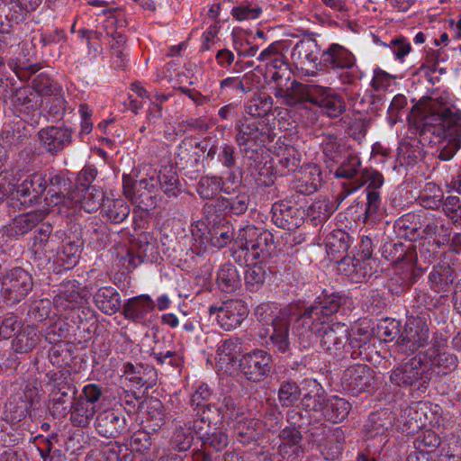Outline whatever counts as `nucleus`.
<instances>
[{
  "label": "nucleus",
  "instance_id": "1",
  "mask_svg": "<svg viewBox=\"0 0 461 461\" xmlns=\"http://www.w3.org/2000/svg\"><path fill=\"white\" fill-rule=\"evenodd\" d=\"M427 119L420 129L423 140L438 145V158L448 161L461 148V113L446 109L437 118Z\"/></svg>",
  "mask_w": 461,
  "mask_h": 461
},
{
  "label": "nucleus",
  "instance_id": "2",
  "mask_svg": "<svg viewBox=\"0 0 461 461\" xmlns=\"http://www.w3.org/2000/svg\"><path fill=\"white\" fill-rule=\"evenodd\" d=\"M348 300V297L339 293L324 294L305 308L295 319L293 326V332L297 337L299 344L308 346L312 339V330L319 331Z\"/></svg>",
  "mask_w": 461,
  "mask_h": 461
},
{
  "label": "nucleus",
  "instance_id": "3",
  "mask_svg": "<svg viewBox=\"0 0 461 461\" xmlns=\"http://www.w3.org/2000/svg\"><path fill=\"white\" fill-rule=\"evenodd\" d=\"M235 143L249 167L257 170L261 164L260 151L274 140L271 127L264 121L243 116L235 125Z\"/></svg>",
  "mask_w": 461,
  "mask_h": 461
},
{
  "label": "nucleus",
  "instance_id": "4",
  "mask_svg": "<svg viewBox=\"0 0 461 461\" xmlns=\"http://www.w3.org/2000/svg\"><path fill=\"white\" fill-rule=\"evenodd\" d=\"M433 370L425 356L418 354L393 369L390 382L399 387L424 392L432 379Z\"/></svg>",
  "mask_w": 461,
  "mask_h": 461
},
{
  "label": "nucleus",
  "instance_id": "5",
  "mask_svg": "<svg viewBox=\"0 0 461 461\" xmlns=\"http://www.w3.org/2000/svg\"><path fill=\"white\" fill-rule=\"evenodd\" d=\"M32 276L22 267H14L1 276L0 294L6 304L14 305L32 291Z\"/></svg>",
  "mask_w": 461,
  "mask_h": 461
},
{
  "label": "nucleus",
  "instance_id": "6",
  "mask_svg": "<svg viewBox=\"0 0 461 461\" xmlns=\"http://www.w3.org/2000/svg\"><path fill=\"white\" fill-rule=\"evenodd\" d=\"M122 189L123 194L140 209L149 211L157 206L158 190L154 176L137 181L123 174Z\"/></svg>",
  "mask_w": 461,
  "mask_h": 461
},
{
  "label": "nucleus",
  "instance_id": "7",
  "mask_svg": "<svg viewBox=\"0 0 461 461\" xmlns=\"http://www.w3.org/2000/svg\"><path fill=\"white\" fill-rule=\"evenodd\" d=\"M207 227L198 221L191 225V233L195 241L201 240V245L210 243L212 247L222 249L234 240V229L225 219H213Z\"/></svg>",
  "mask_w": 461,
  "mask_h": 461
},
{
  "label": "nucleus",
  "instance_id": "8",
  "mask_svg": "<svg viewBox=\"0 0 461 461\" xmlns=\"http://www.w3.org/2000/svg\"><path fill=\"white\" fill-rule=\"evenodd\" d=\"M298 316L293 315L289 311L285 310L271 320L267 327L259 329L258 336L261 339H269V344L275 353L285 354L291 350L289 339L290 325Z\"/></svg>",
  "mask_w": 461,
  "mask_h": 461
},
{
  "label": "nucleus",
  "instance_id": "9",
  "mask_svg": "<svg viewBox=\"0 0 461 461\" xmlns=\"http://www.w3.org/2000/svg\"><path fill=\"white\" fill-rule=\"evenodd\" d=\"M274 360L272 355L262 348H255L241 356L239 360L240 373L246 380L259 384L272 373Z\"/></svg>",
  "mask_w": 461,
  "mask_h": 461
},
{
  "label": "nucleus",
  "instance_id": "10",
  "mask_svg": "<svg viewBox=\"0 0 461 461\" xmlns=\"http://www.w3.org/2000/svg\"><path fill=\"white\" fill-rule=\"evenodd\" d=\"M157 247L152 235L143 232L130 248H122L117 253L120 263L127 271L135 269L144 261L152 262L156 259Z\"/></svg>",
  "mask_w": 461,
  "mask_h": 461
},
{
  "label": "nucleus",
  "instance_id": "11",
  "mask_svg": "<svg viewBox=\"0 0 461 461\" xmlns=\"http://www.w3.org/2000/svg\"><path fill=\"white\" fill-rule=\"evenodd\" d=\"M429 327L423 316H407L404 329L396 341L399 351L413 353L429 344Z\"/></svg>",
  "mask_w": 461,
  "mask_h": 461
},
{
  "label": "nucleus",
  "instance_id": "12",
  "mask_svg": "<svg viewBox=\"0 0 461 461\" xmlns=\"http://www.w3.org/2000/svg\"><path fill=\"white\" fill-rule=\"evenodd\" d=\"M75 129L65 122L41 128L38 140L41 149L50 156L57 157L74 142Z\"/></svg>",
  "mask_w": 461,
  "mask_h": 461
},
{
  "label": "nucleus",
  "instance_id": "13",
  "mask_svg": "<svg viewBox=\"0 0 461 461\" xmlns=\"http://www.w3.org/2000/svg\"><path fill=\"white\" fill-rule=\"evenodd\" d=\"M237 240L240 248L250 255L252 259H264L270 255L274 246L273 234L265 229L247 226L240 230Z\"/></svg>",
  "mask_w": 461,
  "mask_h": 461
},
{
  "label": "nucleus",
  "instance_id": "14",
  "mask_svg": "<svg viewBox=\"0 0 461 461\" xmlns=\"http://www.w3.org/2000/svg\"><path fill=\"white\" fill-rule=\"evenodd\" d=\"M312 339L308 346L300 345L303 348H311L316 342L317 337L321 339V346L330 353L337 354L343 350L349 339V329L342 322H332L330 321L320 328L319 331L312 330Z\"/></svg>",
  "mask_w": 461,
  "mask_h": 461
},
{
  "label": "nucleus",
  "instance_id": "15",
  "mask_svg": "<svg viewBox=\"0 0 461 461\" xmlns=\"http://www.w3.org/2000/svg\"><path fill=\"white\" fill-rule=\"evenodd\" d=\"M174 429L169 439V446L178 452H186L193 446L194 435L199 438L203 426L197 420L189 419L188 414L182 412L173 420Z\"/></svg>",
  "mask_w": 461,
  "mask_h": 461
},
{
  "label": "nucleus",
  "instance_id": "16",
  "mask_svg": "<svg viewBox=\"0 0 461 461\" xmlns=\"http://www.w3.org/2000/svg\"><path fill=\"white\" fill-rule=\"evenodd\" d=\"M208 312L210 316H216L219 325L224 330H232L240 327L248 317L249 310L242 300L230 299L220 305H211Z\"/></svg>",
  "mask_w": 461,
  "mask_h": 461
},
{
  "label": "nucleus",
  "instance_id": "17",
  "mask_svg": "<svg viewBox=\"0 0 461 461\" xmlns=\"http://www.w3.org/2000/svg\"><path fill=\"white\" fill-rule=\"evenodd\" d=\"M277 438V454L286 461H299L303 457V433L301 426L293 423L280 429Z\"/></svg>",
  "mask_w": 461,
  "mask_h": 461
},
{
  "label": "nucleus",
  "instance_id": "18",
  "mask_svg": "<svg viewBox=\"0 0 461 461\" xmlns=\"http://www.w3.org/2000/svg\"><path fill=\"white\" fill-rule=\"evenodd\" d=\"M375 371L366 365L348 367L342 375L341 385L353 395L368 392L375 382Z\"/></svg>",
  "mask_w": 461,
  "mask_h": 461
},
{
  "label": "nucleus",
  "instance_id": "19",
  "mask_svg": "<svg viewBox=\"0 0 461 461\" xmlns=\"http://www.w3.org/2000/svg\"><path fill=\"white\" fill-rule=\"evenodd\" d=\"M95 427L100 436L107 438H116L129 431L126 417L114 409L99 411Z\"/></svg>",
  "mask_w": 461,
  "mask_h": 461
},
{
  "label": "nucleus",
  "instance_id": "20",
  "mask_svg": "<svg viewBox=\"0 0 461 461\" xmlns=\"http://www.w3.org/2000/svg\"><path fill=\"white\" fill-rule=\"evenodd\" d=\"M271 214L272 221L276 226L293 230L303 223L305 210L292 204L291 201L282 200L272 205Z\"/></svg>",
  "mask_w": 461,
  "mask_h": 461
},
{
  "label": "nucleus",
  "instance_id": "21",
  "mask_svg": "<svg viewBox=\"0 0 461 461\" xmlns=\"http://www.w3.org/2000/svg\"><path fill=\"white\" fill-rule=\"evenodd\" d=\"M318 64L328 70L356 68L353 53L339 43H331L320 55Z\"/></svg>",
  "mask_w": 461,
  "mask_h": 461
},
{
  "label": "nucleus",
  "instance_id": "22",
  "mask_svg": "<svg viewBox=\"0 0 461 461\" xmlns=\"http://www.w3.org/2000/svg\"><path fill=\"white\" fill-rule=\"evenodd\" d=\"M318 85H306L296 80L291 81L285 87H275L274 95L282 99V104L295 106L303 103L312 104L313 92Z\"/></svg>",
  "mask_w": 461,
  "mask_h": 461
},
{
  "label": "nucleus",
  "instance_id": "23",
  "mask_svg": "<svg viewBox=\"0 0 461 461\" xmlns=\"http://www.w3.org/2000/svg\"><path fill=\"white\" fill-rule=\"evenodd\" d=\"M314 89L312 104L318 105L323 114L337 118L346 111L343 97L334 89L321 86H317Z\"/></svg>",
  "mask_w": 461,
  "mask_h": 461
},
{
  "label": "nucleus",
  "instance_id": "24",
  "mask_svg": "<svg viewBox=\"0 0 461 461\" xmlns=\"http://www.w3.org/2000/svg\"><path fill=\"white\" fill-rule=\"evenodd\" d=\"M154 311L155 301L149 294H140L129 298L123 303L122 314L135 324H144Z\"/></svg>",
  "mask_w": 461,
  "mask_h": 461
},
{
  "label": "nucleus",
  "instance_id": "25",
  "mask_svg": "<svg viewBox=\"0 0 461 461\" xmlns=\"http://www.w3.org/2000/svg\"><path fill=\"white\" fill-rule=\"evenodd\" d=\"M47 180L45 201L48 204H63L68 206L74 191H71L72 182L62 174L50 176Z\"/></svg>",
  "mask_w": 461,
  "mask_h": 461
},
{
  "label": "nucleus",
  "instance_id": "26",
  "mask_svg": "<svg viewBox=\"0 0 461 461\" xmlns=\"http://www.w3.org/2000/svg\"><path fill=\"white\" fill-rule=\"evenodd\" d=\"M233 438L243 447L258 446L262 438L258 421L249 419L244 415L234 420L231 425Z\"/></svg>",
  "mask_w": 461,
  "mask_h": 461
},
{
  "label": "nucleus",
  "instance_id": "27",
  "mask_svg": "<svg viewBox=\"0 0 461 461\" xmlns=\"http://www.w3.org/2000/svg\"><path fill=\"white\" fill-rule=\"evenodd\" d=\"M46 189V178L41 175L34 174L18 185L14 194L20 201L21 204H32L40 201Z\"/></svg>",
  "mask_w": 461,
  "mask_h": 461
},
{
  "label": "nucleus",
  "instance_id": "28",
  "mask_svg": "<svg viewBox=\"0 0 461 461\" xmlns=\"http://www.w3.org/2000/svg\"><path fill=\"white\" fill-rule=\"evenodd\" d=\"M37 402V389L26 388L23 393L12 395L5 404V409L10 412L12 420L20 421L31 415Z\"/></svg>",
  "mask_w": 461,
  "mask_h": 461
},
{
  "label": "nucleus",
  "instance_id": "29",
  "mask_svg": "<svg viewBox=\"0 0 461 461\" xmlns=\"http://www.w3.org/2000/svg\"><path fill=\"white\" fill-rule=\"evenodd\" d=\"M327 398L322 385L315 379L303 380L300 404L305 411H321Z\"/></svg>",
  "mask_w": 461,
  "mask_h": 461
},
{
  "label": "nucleus",
  "instance_id": "30",
  "mask_svg": "<svg viewBox=\"0 0 461 461\" xmlns=\"http://www.w3.org/2000/svg\"><path fill=\"white\" fill-rule=\"evenodd\" d=\"M249 203V194L248 193L241 192L235 196H220L212 203H206L204 210L210 212L212 209L214 208L216 212H224L226 214L241 215L248 211Z\"/></svg>",
  "mask_w": 461,
  "mask_h": 461
},
{
  "label": "nucleus",
  "instance_id": "31",
  "mask_svg": "<svg viewBox=\"0 0 461 461\" xmlns=\"http://www.w3.org/2000/svg\"><path fill=\"white\" fill-rule=\"evenodd\" d=\"M122 371L126 378L139 387L149 389L153 387L157 383V371L153 366L149 365H133L130 362H126L122 366Z\"/></svg>",
  "mask_w": 461,
  "mask_h": 461
},
{
  "label": "nucleus",
  "instance_id": "32",
  "mask_svg": "<svg viewBox=\"0 0 461 461\" xmlns=\"http://www.w3.org/2000/svg\"><path fill=\"white\" fill-rule=\"evenodd\" d=\"M71 201L78 203L87 212H95L104 203V194L95 185L81 183V187L74 190Z\"/></svg>",
  "mask_w": 461,
  "mask_h": 461
},
{
  "label": "nucleus",
  "instance_id": "33",
  "mask_svg": "<svg viewBox=\"0 0 461 461\" xmlns=\"http://www.w3.org/2000/svg\"><path fill=\"white\" fill-rule=\"evenodd\" d=\"M124 20L111 16L105 21V29L107 35L111 36L115 42L112 45V56L115 68H123L125 66V55L123 54V45L125 38L117 29L124 26Z\"/></svg>",
  "mask_w": 461,
  "mask_h": 461
},
{
  "label": "nucleus",
  "instance_id": "34",
  "mask_svg": "<svg viewBox=\"0 0 461 461\" xmlns=\"http://www.w3.org/2000/svg\"><path fill=\"white\" fill-rule=\"evenodd\" d=\"M155 175L158 190L160 189L168 198L177 197L182 193L179 176L173 165L162 166Z\"/></svg>",
  "mask_w": 461,
  "mask_h": 461
},
{
  "label": "nucleus",
  "instance_id": "35",
  "mask_svg": "<svg viewBox=\"0 0 461 461\" xmlns=\"http://www.w3.org/2000/svg\"><path fill=\"white\" fill-rule=\"evenodd\" d=\"M94 303L103 313L113 315L122 307L119 292L113 286H103L96 290L93 296Z\"/></svg>",
  "mask_w": 461,
  "mask_h": 461
},
{
  "label": "nucleus",
  "instance_id": "36",
  "mask_svg": "<svg viewBox=\"0 0 461 461\" xmlns=\"http://www.w3.org/2000/svg\"><path fill=\"white\" fill-rule=\"evenodd\" d=\"M391 412L381 410L372 412L364 424V432L367 439L383 436L393 426Z\"/></svg>",
  "mask_w": 461,
  "mask_h": 461
},
{
  "label": "nucleus",
  "instance_id": "37",
  "mask_svg": "<svg viewBox=\"0 0 461 461\" xmlns=\"http://www.w3.org/2000/svg\"><path fill=\"white\" fill-rule=\"evenodd\" d=\"M346 434L341 427H335L318 448L327 461L337 460L343 452Z\"/></svg>",
  "mask_w": 461,
  "mask_h": 461
},
{
  "label": "nucleus",
  "instance_id": "38",
  "mask_svg": "<svg viewBox=\"0 0 461 461\" xmlns=\"http://www.w3.org/2000/svg\"><path fill=\"white\" fill-rule=\"evenodd\" d=\"M349 101L355 112L358 113L377 114L385 105L384 95H375L366 92L363 95L356 94Z\"/></svg>",
  "mask_w": 461,
  "mask_h": 461
},
{
  "label": "nucleus",
  "instance_id": "39",
  "mask_svg": "<svg viewBox=\"0 0 461 461\" xmlns=\"http://www.w3.org/2000/svg\"><path fill=\"white\" fill-rule=\"evenodd\" d=\"M273 97L262 91L254 93L245 103L244 111L253 118H264L273 112Z\"/></svg>",
  "mask_w": 461,
  "mask_h": 461
},
{
  "label": "nucleus",
  "instance_id": "40",
  "mask_svg": "<svg viewBox=\"0 0 461 461\" xmlns=\"http://www.w3.org/2000/svg\"><path fill=\"white\" fill-rule=\"evenodd\" d=\"M24 21L16 0H0V32L9 33L12 28Z\"/></svg>",
  "mask_w": 461,
  "mask_h": 461
},
{
  "label": "nucleus",
  "instance_id": "41",
  "mask_svg": "<svg viewBox=\"0 0 461 461\" xmlns=\"http://www.w3.org/2000/svg\"><path fill=\"white\" fill-rule=\"evenodd\" d=\"M351 404L339 396H331L326 399L321 411L325 420L331 423L343 421L348 415Z\"/></svg>",
  "mask_w": 461,
  "mask_h": 461
},
{
  "label": "nucleus",
  "instance_id": "42",
  "mask_svg": "<svg viewBox=\"0 0 461 461\" xmlns=\"http://www.w3.org/2000/svg\"><path fill=\"white\" fill-rule=\"evenodd\" d=\"M370 348V333L364 329H357L351 335L343 352L349 354L353 359H365L367 358Z\"/></svg>",
  "mask_w": 461,
  "mask_h": 461
},
{
  "label": "nucleus",
  "instance_id": "43",
  "mask_svg": "<svg viewBox=\"0 0 461 461\" xmlns=\"http://www.w3.org/2000/svg\"><path fill=\"white\" fill-rule=\"evenodd\" d=\"M217 285L221 291L227 294L234 293L241 287V277L236 266L226 263L220 267Z\"/></svg>",
  "mask_w": 461,
  "mask_h": 461
},
{
  "label": "nucleus",
  "instance_id": "44",
  "mask_svg": "<svg viewBox=\"0 0 461 461\" xmlns=\"http://www.w3.org/2000/svg\"><path fill=\"white\" fill-rule=\"evenodd\" d=\"M456 277L454 268L449 265H438L429 275L431 289L436 293H446Z\"/></svg>",
  "mask_w": 461,
  "mask_h": 461
},
{
  "label": "nucleus",
  "instance_id": "45",
  "mask_svg": "<svg viewBox=\"0 0 461 461\" xmlns=\"http://www.w3.org/2000/svg\"><path fill=\"white\" fill-rule=\"evenodd\" d=\"M321 181L320 170L313 167L303 171L301 176L292 182L291 188L297 194L310 195L318 190Z\"/></svg>",
  "mask_w": 461,
  "mask_h": 461
},
{
  "label": "nucleus",
  "instance_id": "46",
  "mask_svg": "<svg viewBox=\"0 0 461 461\" xmlns=\"http://www.w3.org/2000/svg\"><path fill=\"white\" fill-rule=\"evenodd\" d=\"M185 414H188L189 419L197 420L199 425L206 424L208 427H211L212 424L216 425L225 419L222 409L212 403H206L198 408H193L192 411Z\"/></svg>",
  "mask_w": 461,
  "mask_h": 461
},
{
  "label": "nucleus",
  "instance_id": "47",
  "mask_svg": "<svg viewBox=\"0 0 461 461\" xmlns=\"http://www.w3.org/2000/svg\"><path fill=\"white\" fill-rule=\"evenodd\" d=\"M44 211L38 210L21 214L10 225L11 235L23 236L35 228L45 218Z\"/></svg>",
  "mask_w": 461,
  "mask_h": 461
},
{
  "label": "nucleus",
  "instance_id": "48",
  "mask_svg": "<svg viewBox=\"0 0 461 461\" xmlns=\"http://www.w3.org/2000/svg\"><path fill=\"white\" fill-rule=\"evenodd\" d=\"M292 59L302 63L303 61L312 64L320 62L317 41L312 38L300 40L293 48Z\"/></svg>",
  "mask_w": 461,
  "mask_h": 461
},
{
  "label": "nucleus",
  "instance_id": "49",
  "mask_svg": "<svg viewBox=\"0 0 461 461\" xmlns=\"http://www.w3.org/2000/svg\"><path fill=\"white\" fill-rule=\"evenodd\" d=\"M96 412L95 407L89 406L83 400L77 398L70 405L69 420L75 427L86 428Z\"/></svg>",
  "mask_w": 461,
  "mask_h": 461
},
{
  "label": "nucleus",
  "instance_id": "50",
  "mask_svg": "<svg viewBox=\"0 0 461 461\" xmlns=\"http://www.w3.org/2000/svg\"><path fill=\"white\" fill-rule=\"evenodd\" d=\"M103 215L106 221L118 224L122 222L130 214V205L122 199H107L103 203Z\"/></svg>",
  "mask_w": 461,
  "mask_h": 461
},
{
  "label": "nucleus",
  "instance_id": "51",
  "mask_svg": "<svg viewBox=\"0 0 461 461\" xmlns=\"http://www.w3.org/2000/svg\"><path fill=\"white\" fill-rule=\"evenodd\" d=\"M83 297L74 283H68L63 291L53 299V304L58 310H73L82 302Z\"/></svg>",
  "mask_w": 461,
  "mask_h": 461
},
{
  "label": "nucleus",
  "instance_id": "52",
  "mask_svg": "<svg viewBox=\"0 0 461 461\" xmlns=\"http://www.w3.org/2000/svg\"><path fill=\"white\" fill-rule=\"evenodd\" d=\"M220 191L230 194L224 187L222 178L218 176H203L196 185V192L202 199H213Z\"/></svg>",
  "mask_w": 461,
  "mask_h": 461
},
{
  "label": "nucleus",
  "instance_id": "53",
  "mask_svg": "<svg viewBox=\"0 0 461 461\" xmlns=\"http://www.w3.org/2000/svg\"><path fill=\"white\" fill-rule=\"evenodd\" d=\"M39 341L37 330L32 326H24L16 334L12 345L15 352L27 353L32 350Z\"/></svg>",
  "mask_w": 461,
  "mask_h": 461
},
{
  "label": "nucleus",
  "instance_id": "54",
  "mask_svg": "<svg viewBox=\"0 0 461 461\" xmlns=\"http://www.w3.org/2000/svg\"><path fill=\"white\" fill-rule=\"evenodd\" d=\"M301 393L302 384L298 385L296 382L287 379L280 383L277 392V399L282 407H292L300 401Z\"/></svg>",
  "mask_w": 461,
  "mask_h": 461
},
{
  "label": "nucleus",
  "instance_id": "55",
  "mask_svg": "<svg viewBox=\"0 0 461 461\" xmlns=\"http://www.w3.org/2000/svg\"><path fill=\"white\" fill-rule=\"evenodd\" d=\"M266 276V266L262 261L248 265L244 275L246 288L250 292H258L262 287Z\"/></svg>",
  "mask_w": 461,
  "mask_h": 461
},
{
  "label": "nucleus",
  "instance_id": "56",
  "mask_svg": "<svg viewBox=\"0 0 461 461\" xmlns=\"http://www.w3.org/2000/svg\"><path fill=\"white\" fill-rule=\"evenodd\" d=\"M333 428L317 420L310 422L304 431L308 444L319 448L324 439H327Z\"/></svg>",
  "mask_w": 461,
  "mask_h": 461
},
{
  "label": "nucleus",
  "instance_id": "57",
  "mask_svg": "<svg viewBox=\"0 0 461 461\" xmlns=\"http://www.w3.org/2000/svg\"><path fill=\"white\" fill-rule=\"evenodd\" d=\"M322 152L326 162H338L343 153L341 139L334 134H324L321 141Z\"/></svg>",
  "mask_w": 461,
  "mask_h": 461
},
{
  "label": "nucleus",
  "instance_id": "58",
  "mask_svg": "<svg viewBox=\"0 0 461 461\" xmlns=\"http://www.w3.org/2000/svg\"><path fill=\"white\" fill-rule=\"evenodd\" d=\"M414 447L420 453L433 452L440 445L439 436L432 429H422L418 432L413 441Z\"/></svg>",
  "mask_w": 461,
  "mask_h": 461
},
{
  "label": "nucleus",
  "instance_id": "59",
  "mask_svg": "<svg viewBox=\"0 0 461 461\" xmlns=\"http://www.w3.org/2000/svg\"><path fill=\"white\" fill-rule=\"evenodd\" d=\"M199 155L194 149V145L191 140H183L178 147L176 154V164L182 166L183 168L194 167L198 161Z\"/></svg>",
  "mask_w": 461,
  "mask_h": 461
},
{
  "label": "nucleus",
  "instance_id": "60",
  "mask_svg": "<svg viewBox=\"0 0 461 461\" xmlns=\"http://www.w3.org/2000/svg\"><path fill=\"white\" fill-rule=\"evenodd\" d=\"M361 160L357 155L349 154L335 171L337 178L352 179L361 175Z\"/></svg>",
  "mask_w": 461,
  "mask_h": 461
},
{
  "label": "nucleus",
  "instance_id": "61",
  "mask_svg": "<svg viewBox=\"0 0 461 461\" xmlns=\"http://www.w3.org/2000/svg\"><path fill=\"white\" fill-rule=\"evenodd\" d=\"M32 84L34 93L39 96H52L61 92V88L58 83L43 73L37 75Z\"/></svg>",
  "mask_w": 461,
  "mask_h": 461
},
{
  "label": "nucleus",
  "instance_id": "62",
  "mask_svg": "<svg viewBox=\"0 0 461 461\" xmlns=\"http://www.w3.org/2000/svg\"><path fill=\"white\" fill-rule=\"evenodd\" d=\"M199 439L203 448H212L215 451L223 450L229 444V437L226 432L215 429L212 433L200 432Z\"/></svg>",
  "mask_w": 461,
  "mask_h": 461
},
{
  "label": "nucleus",
  "instance_id": "63",
  "mask_svg": "<svg viewBox=\"0 0 461 461\" xmlns=\"http://www.w3.org/2000/svg\"><path fill=\"white\" fill-rule=\"evenodd\" d=\"M325 242L332 253H345L350 247V236L342 230H334L326 237Z\"/></svg>",
  "mask_w": 461,
  "mask_h": 461
},
{
  "label": "nucleus",
  "instance_id": "64",
  "mask_svg": "<svg viewBox=\"0 0 461 461\" xmlns=\"http://www.w3.org/2000/svg\"><path fill=\"white\" fill-rule=\"evenodd\" d=\"M332 203L326 199L314 201L305 211V216L311 217L312 221H323L333 213Z\"/></svg>",
  "mask_w": 461,
  "mask_h": 461
}]
</instances>
